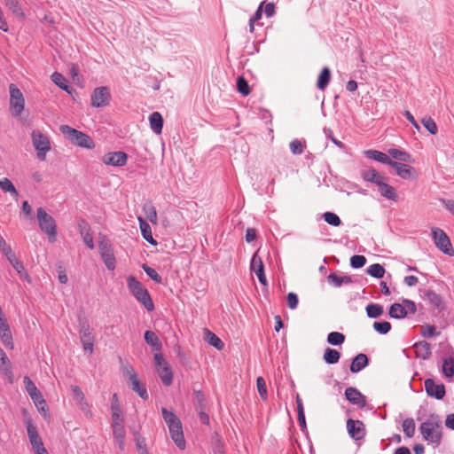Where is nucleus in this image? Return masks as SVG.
I'll list each match as a JSON object with an SVG mask.
<instances>
[{
  "mask_svg": "<svg viewBox=\"0 0 454 454\" xmlns=\"http://www.w3.org/2000/svg\"><path fill=\"white\" fill-rule=\"evenodd\" d=\"M298 296L294 293H289L287 294V305L291 309H294L298 305Z\"/></svg>",
  "mask_w": 454,
  "mask_h": 454,
  "instance_id": "63",
  "label": "nucleus"
},
{
  "mask_svg": "<svg viewBox=\"0 0 454 454\" xmlns=\"http://www.w3.org/2000/svg\"><path fill=\"white\" fill-rule=\"evenodd\" d=\"M423 298L427 301V302L438 309V311H442L444 309V303L442 300V297L433 291H426L424 293Z\"/></svg>",
  "mask_w": 454,
  "mask_h": 454,
  "instance_id": "22",
  "label": "nucleus"
},
{
  "mask_svg": "<svg viewBox=\"0 0 454 454\" xmlns=\"http://www.w3.org/2000/svg\"><path fill=\"white\" fill-rule=\"evenodd\" d=\"M145 342L153 348V350L160 352L162 348V344L155 333L153 331H145Z\"/></svg>",
  "mask_w": 454,
  "mask_h": 454,
  "instance_id": "27",
  "label": "nucleus"
},
{
  "mask_svg": "<svg viewBox=\"0 0 454 454\" xmlns=\"http://www.w3.org/2000/svg\"><path fill=\"white\" fill-rule=\"evenodd\" d=\"M419 431L423 439L439 444L442 440V421L436 414H430L426 421L420 424Z\"/></svg>",
  "mask_w": 454,
  "mask_h": 454,
  "instance_id": "1",
  "label": "nucleus"
},
{
  "mask_svg": "<svg viewBox=\"0 0 454 454\" xmlns=\"http://www.w3.org/2000/svg\"><path fill=\"white\" fill-rule=\"evenodd\" d=\"M425 390L428 396L438 400L445 396L446 391L443 384H436L433 379H427L424 382Z\"/></svg>",
  "mask_w": 454,
  "mask_h": 454,
  "instance_id": "13",
  "label": "nucleus"
},
{
  "mask_svg": "<svg viewBox=\"0 0 454 454\" xmlns=\"http://www.w3.org/2000/svg\"><path fill=\"white\" fill-rule=\"evenodd\" d=\"M340 354L333 348H326L324 353V360L326 364H333L339 362Z\"/></svg>",
  "mask_w": 454,
  "mask_h": 454,
  "instance_id": "37",
  "label": "nucleus"
},
{
  "mask_svg": "<svg viewBox=\"0 0 454 454\" xmlns=\"http://www.w3.org/2000/svg\"><path fill=\"white\" fill-rule=\"evenodd\" d=\"M0 338L5 347L13 348L12 336L6 320L0 321Z\"/></svg>",
  "mask_w": 454,
  "mask_h": 454,
  "instance_id": "21",
  "label": "nucleus"
},
{
  "mask_svg": "<svg viewBox=\"0 0 454 454\" xmlns=\"http://www.w3.org/2000/svg\"><path fill=\"white\" fill-rule=\"evenodd\" d=\"M421 334L424 337L431 338V337H434L435 335H439V333L436 332V329H435L434 326H433V325H425V326L422 327Z\"/></svg>",
  "mask_w": 454,
  "mask_h": 454,
  "instance_id": "61",
  "label": "nucleus"
},
{
  "mask_svg": "<svg viewBox=\"0 0 454 454\" xmlns=\"http://www.w3.org/2000/svg\"><path fill=\"white\" fill-rule=\"evenodd\" d=\"M373 328L379 333L386 334V333H387L390 331L391 325H390V323H388L387 321L374 322L373 323Z\"/></svg>",
  "mask_w": 454,
  "mask_h": 454,
  "instance_id": "50",
  "label": "nucleus"
},
{
  "mask_svg": "<svg viewBox=\"0 0 454 454\" xmlns=\"http://www.w3.org/2000/svg\"><path fill=\"white\" fill-rule=\"evenodd\" d=\"M361 176L364 181L372 182L376 184L377 185L384 180V177L381 176L375 169L370 168L362 171Z\"/></svg>",
  "mask_w": 454,
  "mask_h": 454,
  "instance_id": "30",
  "label": "nucleus"
},
{
  "mask_svg": "<svg viewBox=\"0 0 454 454\" xmlns=\"http://www.w3.org/2000/svg\"><path fill=\"white\" fill-rule=\"evenodd\" d=\"M128 286L136 299L141 302L148 311L154 309V304L149 292L135 277L129 276L128 278Z\"/></svg>",
  "mask_w": 454,
  "mask_h": 454,
  "instance_id": "3",
  "label": "nucleus"
},
{
  "mask_svg": "<svg viewBox=\"0 0 454 454\" xmlns=\"http://www.w3.org/2000/svg\"><path fill=\"white\" fill-rule=\"evenodd\" d=\"M126 374L129 376L130 388L137 393V395L144 400L148 399V393L144 384L140 382L137 374L132 368L126 369Z\"/></svg>",
  "mask_w": 454,
  "mask_h": 454,
  "instance_id": "12",
  "label": "nucleus"
},
{
  "mask_svg": "<svg viewBox=\"0 0 454 454\" xmlns=\"http://www.w3.org/2000/svg\"><path fill=\"white\" fill-rule=\"evenodd\" d=\"M389 316L396 319L404 318L407 316V310L403 305L394 303L389 308Z\"/></svg>",
  "mask_w": 454,
  "mask_h": 454,
  "instance_id": "32",
  "label": "nucleus"
},
{
  "mask_svg": "<svg viewBox=\"0 0 454 454\" xmlns=\"http://www.w3.org/2000/svg\"><path fill=\"white\" fill-rule=\"evenodd\" d=\"M237 90L243 96H247L250 94V87L248 85V82L243 76L238 77Z\"/></svg>",
  "mask_w": 454,
  "mask_h": 454,
  "instance_id": "47",
  "label": "nucleus"
},
{
  "mask_svg": "<svg viewBox=\"0 0 454 454\" xmlns=\"http://www.w3.org/2000/svg\"><path fill=\"white\" fill-rule=\"evenodd\" d=\"M81 235L82 237L83 242L87 245L90 249H94L95 245L93 241V236L88 231L82 230Z\"/></svg>",
  "mask_w": 454,
  "mask_h": 454,
  "instance_id": "60",
  "label": "nucleus"
},
{
  "mask_svg": "<svg viewBox=\"0 0 454 454\" xmlns=\"http://www.w3.org/2000/svg\"><path fill=\"white\" fill-rule=\"evenodd\" d=\"M389 155H391L394 159L398 160L403 162H411L412 161L411 156L409 153L399 150L396 148H391L388 151Z\"/></svg>",
  "mask_w": 454,
  "mask_h": 454,
  "instance_id": "34",
  "label": "nucleus"
},
{
  "mask_svg": "<svg viewBox=\"0 0 454 454\" xmlns=\"http://www.w3.org/2000/svg\"><path fill=\"white\" fill-rule=\"evenodd\" d=\"M0 370H2L5 375L10 377L12 376V371L10 369V361L4 352V350L0 348Z\"/></svg>",
  "mask_w": 454,
  "mask_h": 454,
  "instance_id": "43",
  "label": "nucleus"
},
{
  "mask_svg": "<svg viewBox=\"0 0 454 454\" xmlns=\"http://www.w3.org/2000/svg\"><path fill=\"white\" fill-rule=\"evenodd\" d=\"M141 232L143 235V238L148 241L150 244L156 246L157 241L153 239L152 229H141Z\"/></svg>",
  "mask_w": 454,
  "mask_h": 454,
  "instance_id": "64",
  "label": "nucleus"
},
{
  "mask_svg": "<svg viewBox=\"0 0 454 454\" xmlns=\"http://www.w3.org/2000/svg\"><path fill=\"white\" fill-rule=\"evenodd\" d=\"M0 189L4 192H9L12 197L17 198L19 196L18 191L7 177H4L0 180Z\"/></svg>",
  "mask_w": 454,
  "mask_h": 454,
  "instance_id": "38",
  "label": "nucleus"
},
{
  "mask_svg": "<svg viewBox=\"0 0 454 454\" xmlns=\"http://www.w3.org/2000/svg\"><path fill=\"white\" fill-rule=\"evenodd\" d=\"M250 269L253 272L255 273L260 283L263 286H266L267 278L264 273V266L261 257L258 256L257 253L254 254L251 259Z\"/></svg>",
  "mask_w": 454,
  "mask_h": 454,
  "instance_id": "16",
  "label": "nucleus"
},
{
  "mask_svg": "<svg viewBox=\"0 0 454 454\" xmlns=\"http://www.w3.org/2000/svg\"><path fill=\"white\" fill-rule=\"evenodd\" d=\"M112 422H121L123 418L121 417V409L118 404L112 403Z\"/></svg>",
  "mask_w": 454,
  "mask_h": 454,
  "instance_id": "57",
  "label": "nucleus"
},
{
  "mask_svg": "<svg viewBox=\"0 0 454 454\" xmlns=\"http://www.w3.org/2000/svg\"><path fill=\"white\" fill-rule=\"evenodd\" d=\"M153 358H154L157 371H158V369H162L164 367L169 366L168 362L164 359L163 356L160 353H159V352L155 353Z\"/></svg>",
  "mask_w": 454,
  "mask_h": 454,
  "instance_id": "58",
  "label": "nucleus"
},
{
  "mask_svg": "<svg viewBox=\"0 0 454 454\" xmlns=\"http://www.w3.org/2000/svg\"><path fill=\"white\" fill-rule=\"evenodd\" d=\"M369 360L365 354L360 353L356 356L350 364V371L356 373L368 365Z\"/></svg>",
  "mask_w": 454,
  "mask_h": 454,
  "instance_id": "24",
  "label": "nucleus"
},
{
  "mask_svg": "<svg viewBox=\"0 0 454 454\" xmlns=\"http://www.w3.org/2000/svg\"><path fill=\"white\" fill-rule=\"evenodd\" d=\"M416 356L423 360L428 359L431 355V346L427 341H419L414 345Z\"/></svg>",
  "mask_w": 454,
  "mask_h": 454,
  "instance_id": "23",
  "label": "nucleus"
},
{
  "mask_svg": "<svg viewBox=\"0 0 454 454\" xmlns=\"http://www.w3.org/2000/svg\"><path fill=\"white\" fill-rule=\"evenodd\" d=\"M346 398L353 404L363 408L366 404L365 397L355 387H349L345 390Z\"/></svg>",
  "mask_w": 454,
  "mask_h": 454,
  "instance_id": "19",
  "label": "nucleus"
},
{
  "mask_svg": "<svg viewBox=\"0 0 454 454\" xmlns=\"http://www.w3.org/2000/svg\"><path fill=\"white\" fill-rule=\"evenodd\" d=\"M403 431L406 437L411 438L415 434L416 424L412 418L405 419L402 423Z\"/></svg>",
  "mask_w": 454,
  "mask_h": 454,
  "instance_id": "35",
  "label": "nucleus"
},
{
  "mask_svg": "<svg viewBox=\"0 0 454 454\" xmlns=\"http://www.w3.org/2000/svg\"><path fill=\"white\" fill-rule=\"evenodd\" d=\"M328 281L336 287L341 286L343 284H350L352 279L349 276H338L335 273H331L327 277Z\"/></svg>",
  "mask_w": 454,
  "mask_h": 454,
  "instance_id": "33",
  "label": "nucleus"
},
{
  "mask_svg": "<svg viewBox=\"0 0 454 454\" xmlns=\"http://www.w3.org/2000/svg\"><path fill=\"white\" fill-rule=\"evenodd\" d=\"M10 112L13 116H20L25 109V98L21 90L14 84L9 85Z\"/></svg>",
  "mask_w": 454,
  "mask_h": 454,
  "instance_id": "6",
  "label": "nucleus"
},
{
  "mask_svg": "<svg viewBox=\"0 0 454 454\" xmlns=\"http://www.w3.org/2000/svg\"><path fill=\"white\" fill-rule=\"evenodd\" d=\"M442 373L446 378L454 376V351L452 350L450 356L445 358L442 363Z\"/></svg>",
  "mask_w": 454,
  "mask_h": 454,
  "instance_id": "29",
  "label": "nucleus"
},
{
  "mask_svg": "<svg viewBox=\"0 0 454 454\" xmlns=\"http://www.w3.org/2000/svg\"><path fill=\"white\" fill-rule=\"evenodd\" d=\"M149 121H150L151 129L156 134H160L161 130H162V126H163V118H162L161 114L158 112H153L150 115Z\"/></svg>",
  "mask_w": 454,
  "mask_h": 454,
  "instance_id": "28",
  "label": "nucleus"
},
{
  "mask_svg": "<svg viewBox=\"0 0 454 454\" xmlns=\"http://www.w3.org/2000/svg\"><path fill=\"white\" fill-rule=\"evenodd\" d=\"M378 190L382 197L392 201L398 200V194L395 189L392 185L387 184L384 180L378 184Z\"/></svg>",
  "mask_w": 454,
  "mask_h": 454,
  "instance_id": "20",
  "label": "nucleus"
},
{
  "mask_svg": "<svg viewBox=\"0 0 454 454\" xmlns=\"http://www.w3.org/2000/svg\"><path fill=\"white\" fill-rule=\"evenodd\" d=\"M72 397L79 405L80 409L87 415L91 416L90 411L89 409V404L85 400L84 394L82 389L78 386H71Z\"/></svg>",
  "mask_w": 454,
  "mask_h": 454,
  "instance_id": "18",
  "label": "nucleus"
},
{
  "mask_svg": "<svg viewBox=\"0 0 454 454\" xmlns=\"http://www.w3.org/2000/svg\"><path fill=\"white\" fill-rule=\"evenodd\" d=\"M367 273L372 277L381 278L384 277L385 269L380 263H374L368 267Z\"/></svg>",
  "mask_w": 454,
  "mask_h": 454,
  "instance_id": "45",
  "label": "nucleus"
},
{
  "mask_svg": "<svg viewBox=\"0 0 454 454\" xmlns=\"http://www.w3.org/2000/svg\"><path fill=\"white\" fill-rule=\"evenodd\" d=\"M113 434L114 438L125 436V427L123 421L121 422H112Z\"/></svg>",
  "mask_w": 454,
  "mask_h": 454,
  "instance_id": "51",
  "label": "nucleus"
},
{
  "mask_svg": "<svg viewBox=\"0 0 454 454\" xmlns=\"http://www.w3.org/2000/svg\"><path fill=\"white\" fill-rule=\"evenodd\" d=\"M193 404L196 411H202L207 409L205 396L201 391L195 389L193 390Z\"/></svg>",
  "mask_w": 454,
  "mask_h": 454,
  "instance_id": "41",
  "label": "nucleus"
},
{
  "mask_svg": "<svg viewBox=\"0 0 454 454\" xmlns=\"http://www.w3.org/2000/svg\"><path fill=\"white\" fill-rule=\"evenodd\" d=\"M347 430L349 436L356 440H361L365 436L364 424L360 420L348 419L347 420Z\"/></svg>",
  "mask_w": 454,
  "mask_h": 454,
  "instance_id": "14",
  "label": "nucleus"
},
{
  "mask_svg": "<svg viewBox=\"0 0 454 454\" xmlns=\"http://www.w3.org/2000/svg\"><path fill=\"white\" fill-rule=\"evenodd\" d=\"M146 210V217L153 223L157 224V212L155 208L152 206L145 207Z\"/></svg>",
  "mask_w": 454,
  "mask_h": 454,
  "instance_id": "62",
  "label": "nucleus"
},
{
  "mask_svg": "<svg viewBox=\"0 0 454 454\" xmlns=\"http://www.w3.org/2000/svg\"><path fill=\"white\" fill-rule=\"evenodd\" d=\"M102 162L108 166L122 167L126 165L128 155L124 152H110L103 155Z\"/></svg>",
  "mask_w": 454,
  "mask_h": 454,
  "instance_id": "11",
  "label": "nucleus"
},
{
  "mask_svg": "<svg viewBox=\"0 0 454 454\" xmlns=\"http://www.w3.org/2000/svg\"><path fill=\"white\" fill-rule=\"evenodd\" d=\"M23 382L27 392L30 395L36 407L39 408V405H45L46 402L43 399L41 392L37 389L35 383L27 376L24 377Z\"/></svg>",
  "mask_w": 454,
  "mask_h": 454,
  "instance_id": "15",
  "label": "nucleus"
},
{
  "mask_svg": "<svg viewBox=\"0 0 454 454\" xmlns=\"http://www.w3.org/2000/svg\"><path fill=\"white\" fill-rule=\"evenodd\" d=\"M421 123L423 126L428 130V132L432 135H436L438 132V128L435 121L431 117H424L421 120Z\"/></svg>",
  "mask_w": 454,
  "mask_h": 454,
  "instance_id": "48",
  "label": "nucleus"
},
{
  "mask_svg": "<svg viewBox=\"0 0 454 454\" xmlns=\"http://www.w3.org/2000/svg\"><path fill=\"white\" fill-rule=\"evenodd\" d=\"M98 248L102 260L104 261L106 268L110 270L115 269V257L113 253L110 243L106 240V237L99 233Z\"/></svg>",
  "mask_w": 454,
  "mask_h": 454,
  "instance_id": "8",
  "label": "nucleus"
},
{
  "mask_svg": "<svg viewBox=\"0 0 454 454\" xmlns=\"http://www.w3.org/2000/svg\"><path fill=\"white\" fill-rule=\"evenodd\" d=\"M37 221L40 227H55L56 223L51 215H50L43 207L37 208Z\"/></svg>",
  "mask_w": 454,
  "mask_h": 454,
  "instance_id": "25",
  "label": "nucleus"
},
{
  "mask_svg": "<svg viewBox=\"0 0 454 454\" xmlns=\"http://www.w3.org/2000/svg\"><path fill=\"white\" fill-rule=\"evenodd\" d=\"M153 358H154L157 371H158V369H162L164 367L169 366L168 362L164 359L163 356L160 353H159V352L155 353Z\"/></svg>",
  "mask_w": 454,
  "mask_h": 454,
  "instance_id": "59",
  "label": "nucleus"
},
{
  "mask_svg": "<svg viewBox=\"0 0 454 454\" xmlns=\"http://www.w3.org/2000/svg\"><path fill=\"white\" fill-rule=\"evenodd\" d=\"M256 386L261 397L265 400L267 398V387L266 382L262 377L257 378Z\"/></svg>",
  "mask_w": 454,
  "mask_h": 454,
  "instance_id": "54",
  "label": "nucleus"
},
{
  "mask_svg": "<svg viewBox=\"0 0 454 454\" xmlns=\"http://www.w3.org/2000/svg\"><path fill=\"white\" fill-rule=\"evenodd\" d=\"M27 431V436L32 445L33 450L43 446V441L39 436L36 427L33 425L30 419L25 420Z\"/></svg>",
  "mask_w": 454,
  "mask_h": 454,
  "instance_id": "17",
  "label": "nucleus"
},
{
  "mask_svg": "<svg viewBox=\"0 0 454 454\" xmlns=\"http://www.w3.org/2000/svg\"><path fill=\"white\" fill-rule=\"evenodd\" d=\"M330 79H331V71L327 67H325L321 70V72L318 75L317 82V87L321 90H325V89L327 87V85L330 82Z\"/></svg>",
  "mask_w": 454,
  "mask_h": 454,
  "instance_id": "31",
  "label": "nucleus"
},
{
  "mask_svg": "<svg viewBox=\"0 0 454 454\" xmlns=\"http://www.w3.org/2000/svg\"><path fill=\"white\" fill-rule=\"evenodd\" d=\"M364 154L374 160L379 162L387 164L392 167V164L395 160H392L386 153L377 151V150H367L364 152Z\"/></svg>",
  "mask_w": 454,
  "mask_h": 454,
  "instance_id": "26",
  "label": "nucleus"
},
{
  "mask_svg": "<svg viewBox=\"0 0 454 454\" xmlns=\"http://www.w3.org/2000/svg\"><path fill=\"white\" fill-rule=\"evenodd\" d=\"M323 216L325 221L330 225L338 226L340 223L339 216L334 213L326 212Z\"/></svg>",
  "mask_w": 454,
  "mask_h": 454,
  "instance_id": "52",
  "label": "nucleus"
},
{
  "mask_svg": "<svg viewBox=\"0 0 454 454\" xmlns=\"http://www.w3.org/2000/svg\"><path fill=\"white\" fill-rule=\"evenodd\" d=\"M161 412L166 424L168 427V430L172 440L175 442L176 446L184 450L185 448V440L184 438V433L180 419L172 411H168L166 408H161Z\"/></svg>",
  "mask_w": 454,
  "mask_h": 454,
  "instance_id": "2",
  "label": "nucleus"
},
{
  "mask_svg": "<svg viewBox=\"0 0 454 454\" xmlns=\"http://www.w3.org/2000/svg\"><path fill=\"white\" fill-rule=\"evenodd\" d=\"M345 341V335L339 332H332L327 336V342L333 346L341 345Z\"/></svg>",
  "mask_w": 454,
  "mask_h": 454,
  "instance_id": "44",
  "label": "nucleus"
},
{
  "mask_svg": "<svg viewBox=\"0 0 454 454\" xmlns=\"http://www.w3.org/2000/svg\"><path fill=\"white\" fill-rule=\"evenodd\" d=\"M289 147L294 154H301L303 152L304 145L301 141L295 139L290 143Z\"/></svg>",
  "mask_w": 454,
  "mask_h": 454,
  "instance_id": "56",
  "label": "nucleus"
},
{
  "mask_svg": "<svg viewBox=\"0 0 454 454\" xmlns=\"http://www.w3.org/2000/svg\"><path fill=\"white\" fill-rule=\"evenodd\" d=\"M111 93L107 87L96 88L91 94V106L93 107H104L109 105Z\"/></svg>",
  "mask_w": 454,
  "mask_h": 454,
  "instance_id": "9",
  "label": "nucleus"
},
{
  "mask_svg": "<svg viewBox=\"0 0 454 454\" xmlns=\"http://www.w3.org/2000/svg\"><path fill=\"white\" fill-rule=\"evenodd\" d=\"M432 238L436 247L443 254L453 256L454 249L451 245L450 237L442 229H432Z\"/></svg>",
  "mask_w": 454,
  "mask_h": 454,
  "instance_id": "7",
  "label": "nucleus"
},
{
  "mask_svg": "<svg viewBox=\"0 0 454 454\" xmlns=\"http://www.w3.org/2000/svg\"><path fill=\"white\" fill-rule=\"evenodd\" d=\"M10 263L15 269V270L20 275L21 279H24V280H27V281L30 282V278H29L28 274L27 273V271L25 270V268H24V266H23L21 262H20L16 258V259H14V261H12Z\"/></svg>",
  "mask_w": 454,
  "mask_h": 454,
  "instance_id": "46",
  "label": "nucleus"
},
{
  "mask_svg": "<svg viewBox=\"0 0 454 454\" xmlns=\"http://www.w3.org/2000/svg\"><path fill=\"white\" fill-rule=\"evenodd\" d=\"M51 79L53 82L59 88L67 90V80L61 74L58 72L53 73L51 75Z\"/></svg>",
  "mask_w": 454,
  "mask_h": 454,
  "instance_id": "49",
  "label": "nucleus"
},
{
  "mask_svg": "<svg viewBox=\"0 0 454 454\" xmlns=\"http://www.w3.org/2000/svg\"><path fill=\"white\" fill-rule=\"evenodd\" d=\"M59 129L67 136L73 145L87 149H93L95 147V143L89 135L68 125H61Z\"/></svg>",
  "mask_w": 454,
  "mask_h": 454,
  "instance_id": "4",
  "label": "nucleus"
},
{
  "mask_svg": "<svg viewBox=\"0 0 454 454\" xmlns=\"http://www.w3.org/2000/svg\"><path fill=\"white\" fill-rule=\"evenodd\" d=\"M366 262V258L364 255H353L350 259V264L353 268H362Z\"/></svg>",
  "mask_w": 454,
  "mask_h": 454,
  "instance_id": "55",
  "label": "nucleus"
},
{
  "mask_svg": "<svg viewBox=\"0 0 454 454\" xmlns=\"http://www.w3.org/2000/svg\"><path fill=\"white\" fill-rule=\"evenodd\" d=\"M159 377L160 378L162 383L165 386H170L173 381V372L171 371V368L164 367L162 369H158L157 371Z\"/></svg>",
  "mask_w": 454,
  "mask_h": 454,
  "instance_id": "39",
  "label": "nucleus"
},
{
  "mask_svg": "<svg viewBox=\"0 0 454 454\" xmlns=\"http://www.w3.org/2000/svg\"><path fill=\"white\" fill-rule=\"evenodd\" d=\"M31 139L37 158L42 161L45 160L47 153L51 150V138L39 129H35L31 133Z\"/></svg>",
  "mask_w": 454,
  "mask_h": 454,
  "instance_id": "5",
  "label": "nucleus"
},
{
  "mask_svg": "<svg viewBox=\"0 0 454 454\" xmlns=\"http://www.w3.org/2000/svg\"><path fill=\"white\" fill-rule=\"evenodd\" d=\"M204 333L205 340L207 341V343H209L218 350H221L223 348V342L214 333L210 332L207 329H205Z\"/></svg>",
  "mask_w": 454,
  "mask_h": 454,
  "instance_id": "36",
  "label": "nucleus"
},
{
  "mask_svg": "<svg viewBox=\"0 0 454 454\" xmlns=\"http://www.w3.org/2000/svg\"><path fill=\"white\" fill-rule=\"evenodd\" d=\"M4 5L12 11V12L17 16L24 18V12L18 0H3Z\"/></svg>",
  "mask_w": 454,
  "mask_h": 454,
  "instance_id": "40",
  "label": "nucleus"
},
{
  "mask_svg": "<svg viewBox=\"0 0 454 454\" xmlns=\"http://www.w3.org/2000/svg\"><path fill=\"white\" fill-rule=\"evenodd\" d=\"M143 270L153 281L156 283H161L162 278L154 269L147 266L146 264H144Z\"/></svg>",
  "mask_w": 454,
  "mask_h": 454,
  "instance_id": "53",
  "label": "nucleus"
},
{
  "mask_svg": "<svg viewBox=\"0 0 454 454\" xmlns=\"http://www.w3.org/2000/svg\"><path fill=\"white\" fill-rule=\"evenodd\" d=\"M366 313L369 317L377 318L383 314V307L380 304L370 303L366 307Z\"/></svg>",
  "mask_w": 454,
  "mask_h": 454,
  "instance_id": "42",
  "label": "nucleus"
},
{
  "mask_svg": "<svg viewBox=\"0 0 454 454\" xmlns=\"http://www.w3.org/2000/svg\"><path fill=\"white\" fill-rule=\"evenodd\" d=\"M392 168L395 169V174L405 180H416L419 177V174L415 168L397 161H394Z\"/></svg>",
  "mask_w": 454,
  "mask_h": 454,
  "instance_id": "10",
  "label": "nucleus"
}]
</instances>
